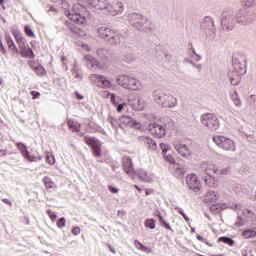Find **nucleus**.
<instances>
[{
	"label": "nucleus",
	"mask_w": 256,
	"mask_h": 256,
	"mask_svg": "<svg viewBox=\"0 0 256 256\" xmlns=\"http://www.w3.org/2000/svg\"><path fill=\"white\" fill-rule=\"evenodd\" d=\"M256 21V9H244L239 10L235 14V10L233 8H224L221 12V27L223 31H233L235 29V25H242L246 27L247 25H251Z\"/></svg>",
	"instance_id": "f257e3e1"
},
{
	"label": "nucleus",
	"mask_w": 256,
	"mask_h": 256,
	"mask_svg": "<svg viewBox=\"0 0 256 256\" xmlns=\"http://www.w3.org/2000/svg\"><path fill=\"white\" fill-rule=\"evenodd\" d=\"M233 69L229 70L228 78L234 87L241 85L243 75L247 73V60L245 57L234 55L232 57Z\"/></svg>",
	"instance_id": "f03ea898"
},
{
	"label": "nucleus",
	"mask_w": 256,
	"mask_h": 256,
	"mask_svg": "<svg viewBox=\"0 0 256 256\" xmlns=\"http://www.w3.org/2000/svg\"><path fill=\"white\" fill-rule=\"evenodd\" d=\"M128 21L130 25L137 29L138 31H143L144 33H151L155 30V26L149 19L139 13L128 14Z\"/></svg>",
	"instance_id": "7ed1b4c3"
},
{
	"label": "nucleus",
	"mask_w": 256,
	"mask_h": 256,
	"mask_svg": "<svg viewBox=\"0 0 256 256\" xmlns=\"http://www.w3.org/2000/svg\"><path fill=\"white\" fill-rule=\"evenodd\" d=\"M97 33L98 37L106 41L109 45H121V41H123V35L119 31L105 26L99 27Z\"/></svg>",
	"instance_id": "20e7f679"
},
{
	"label": "nucleus",
	"mask_w": 256,
	"mask_h": 256,
	"mask_svg": "<svg viewBox=\"0 0 256 256\" xmlns=\"http://www.w3.org/2000/svg\"><path fill=\"white\" fill-rule=\"evenodd\" d=\"M70 21L77 23L78 25H83L85 23V17L89 15L87 8L81 4H74L72 10L68 11L66 14Z\"/></svg>",
	"instance_id": "39448f33"
},
{
	"label": "nucleus",
	"mask_w": 256,
	"mask_h": 256,
	"mask_svg": "<svg viewBox=\"0 0 256 256\" xmlns=\"http://www.w3.org/2000/svg\"><path fill=\"white\" fill-rule=\"evenodd\" d=\"M200 28L205 34L206 39L211 40L215 39V22L211 16H205L200 23Z\"/></svg>",
	"instance_id": "423d86ee"
},
{
	"label": "nucleus",
	"mask_w": 256,
	"mask_h": 256,
	"mask_svg": "<svg viewBox=\"0 0 256 256\" xmlns=\"http://www.w3.org/2000/svg\"><path fill=\"white\" fill-rule=\"evenodd\" d=\"M103 11L115 17V15H121L125 11V6L119 0H105Z\"/></svg>",
	"instance_id": "0eeeda50"
},
{
	"label": "nucleus",
	"mask_w": 256,
	"mask_h": 256,
	"mask_svg": "<svg viewBox=\"0 0 256 256\" xmlns=\"http://www.w3.org/2000/svg\"><path fill=\"white\" fill-rule=\"evenodd\" d=\"M201 124L208 127L210 131H217L219 129V118L215 114L205 113L200 116Z\"/></svg>",
	"instance_id": "6e6552de"
},
{
	"label": "nucleus",
	"mask_w": 256,
	"mask_h": 256,
	"mask_svg": "<svg viewBox=\"0 0 256 256\" xmlns=\"http://www.w3.org/2000/svg\"><path fill=\"white\" fill-rule=\"evenodd\" d=\"M88 79L92 85L100 89H111L113 87L111 81L101 74H90Z\"/></svg>",
	"instance_id": "1a4fd4ad"
},
{
	"label": "nucleus",
	"mask_w": 256,
	"mask_h": 256,
	"mask_svg": "<svg viewBox=\"0 0 256 256\" xmlns=\"http://www.w3.org/2000/svg\"><path fill=\"white\" fill-rule=\"evenodd\" d=\"M213 141L217 147H220V149H223L224 151H235V142L225 136H213Z\"/></svg>",
	"instance_id": "9d476101"
},
{
	"label": "nucleus",
	"mask_w": 256,
	"mask_h": 256,
	"mask_svg": "<svg viewBox=\"0 0 256 256\" xmlns=\"http://www.w3.org/2000/svg\"><path fill=\"white\" fill-rule=\"evenodd\" d=\"M84 143H86V145H88V147H91L94 157H101V155H102L101 141H99L95 137L85 136Z\"/></svg>",
	"instance_id": "9b49d317"
},
{
	"label": "nucleus",
	"mask_w": 256,
	"mask_h": 256,
	"mask_svg": "<svg viewBox=\"0 0 256 256\" xmlns=\"http://www.w3.org/2000/svg\"><path fill=\"white\" fill-rule=\"evenodd\" d=\"M119 122L123 125H126V127H132L133 129H136V131H141V129H143L141 122L133 119L131 116H120Z\"/></svg>",
	"instance_id": "f8f14e48"
},
{
	"label": "nucleus",
	"mask_w": 256,
	"mask_h": 256,
	"mask_svg": "<svg viewBox=\"0 0 256 256\" xmlns=\"http://www.w3.org/2000/svg\"><path fill=\"white\" fill-rule=\"evenodd\" d=\"M148 129L151 135L157 137L158 139H162V137H165V135H167L163 124L151 123L148 125Z\"/></svg>",
	"instance_id": "ddd939ff"
},
{
	"label": "nucleus",
	"mask_w": 256,
	"mask_h": 256,
	"mask_svg": "<svg viewBox=\"0 0 256 256\" xmlns=\"http://www.w3.org/2000/svg\"><path fill=\"white\" fill-rule=\"evenodd\" d=\"M186 184L194 193L201 191V182H199V178L195 174H190L186 177Z\"/></svg>",
	"instance_id": "4468645a"
},
{
	"label": "nucleus",
	"mask_w": 256,
	"mask_h": 256,
	"mask_svg": "<svg viewBox=\"0 0 256 256\" xmlns=\"http://www.w3.org/2000/svg\"><path fill=\"white\" fill-rule=\"evenodd\" d=\"M201 169L203 173H205V175H208V177L204 178L206 185L207 183H209V181H215V178H213V175H217V173H219V169L214 168L213 166H209L205 163H202Z\"/></svg>",
	"instance_id": "2eb2a0df"
},
{
	"label": "nucleus",
	"mask_w": 256,
	"mask_h": 256,
	"mask_svg": "<svg viewBox=\"0 0 256 256\" xmlns=\"http://www.w3.org/2000/svg\"><path fill=\"white\" fill-rule=\"evenodd\" d=\"M18 47L20 49V55L24 59H35V52H33V49L31 47H27L25 45V42H22L18 44Z\"/></svg>",
	"instance_id": "dca6fc26"
},
{
	"label": "nucleus",
	"mask_w": 256,
	"mask_h": 256,
	"mask_svg": "<svg viewBox=\"0 0 256 256\" xmlns=\"http://www.w3.org/2000/svg\"><path fill=\"white\" fill-rule=\"evenodd\" d=\"M169 94L161 91V90H155L153 92V97H154V101L158 104L161 105V107H163V105H165L166 103V99H169L168 97Z\"/></svg>",
	"instance_id": "f3484780"
},
{
	"label": "nucleus",
	"mask_w": 256,
	"mask_h": 256,
	"mask_svg": "<svg viewBox=\"0 0 256 256\" xmlns=\"http://www.w3.org/2000/svg\"><path fill=\"white\" fill-rule=\"evenodd\" d=\"M174 149L181 157H185L186 159L187 157H191V150H189L186 144H175Z\"/></svg>",
	"instance_id": "a211bd4d"
},
{
	"label": "nucleus",
	"mask_w": 256,
	"mask_h": 256,
	"mask_svg": "<svg viewBox=\"0 0 256 256\" xmlns=\"http://www.w3.org/2000/svg\"><path fill=\"white\" fill-rule=\"evenodd\" d=\"M107 96L106 97H110V101L112 103V105H114V107H116V111L118 113H121V111H123V109L125 108V105L123 104H119V97H117V95H115V93H111V92H106Z\"/></svg>",
	"instance_id": "6ab92c4d"
},
{
	"label": "nucleus",
	"mask_w": 256,
	"mask_h": 256,
	"mask_svg": "<svg viewBox=\"0 0 256 256\" xmlns=\"http://www.w3.org/2000/svg\"><path fill=\"white\" fill-rule=\"evenodd\" d=\"M85 67L90 69L91 71H97L99 69V61L95 59L93 56H85Z\"/></svg>",
	"instance_id": "aec40b11"
},
{
	"label": "nucleus",
	"mask_w": 256,
	"mask_h": 256,
	"mask_svg": "<svg viewBox=\"0 0 256 256\" xmlns=\"http://www.w3.org/2000/svg\"><path fill=\"white\" fill-rule=\"evenodd\" d=\"M122 167L127 175H130V173H133V171H135V168L133 167V160H131L130 157L122 158Z\"/></svg>",
	"instance_id": "412c9836"
},
{
	"label": "nucleus",
	"mask_w": 256,
	"mask_h": 256,
	"mask_svg": "<svg viewBox=\"0 0 256 256\" xmlns=\"http://www.w3.org/2000/svg\"><path fill=\"white\" fill-rule=\"evenodd\" d=\"M140 141L145 143V145H148V149H150V151H157V142H155L151 137L141 136Z\"/></svg>",
	"instance_id": "4be33fe9"
},
{
	"label": "nucleus",
	"mask_w": 256,
	"mask_h": 256,
	"mask_svg": "<svg viewBox=\"0 0 256 256\" xmlns=\"http://www.w3.org/2000/svg\"><path fill=\"white\" fill-rule=\"evenodd\" d=\"M136 175L140 181H143L144 183H151L152 179L151 176H149V172L144 169H138L136 171Z\"/></svg>",
	"instance_id": "5701e85b"
},
{
	"label": "nucleus",
	"mask_w": 256,
	"mask_h": 256,
	"mask_svg": "<svg viewBox=\"0 0 256 256\" xmlns=\"http://www.w3.org/2000/svg\"><path fill=\"white\" fill-rule=\"evenodd\" d=\"M5 39H6L8 49L12 51V53H19V49H17V45H15V41H13V38H11V34L6 33Z\"/></svg>",
	"instance_id": "b1692460"
},
{
	"label": "nucleus",
	"mask_w": 256,
	"mask_h": 256,
	"mask_svg": "<svg viewBox=\"0 0 256 256\" xmlns=\"http://www.w3.org/2000/svg\"><path fill=\"white\" fill-rule=\"evenodd\" d=\"M87 3L97 11H103V7H105V0H87Z\"/></svg>",
	"instance_id": "393cba45"
},
{
	"label": "nucleus",
	"mask_w": 256,
	"mask_h": 256,
	"mask_svg": "<svg viewBox=\"0 0 256 256\" xmlns=\"http://www.w3.org/2000/svg\"><path fill=\"white\" fill-rule=\"evenodd\" d=\"M72 75L76 81H83V70H81V67L79 65L74 64L72 68Z\"/></svg>",
	"instance_id": "a878e982"
},
{
	"label": "nucleus",
	"mask_w": 256,
	"mask_h": 256,
	"mask_svg": "<svg viewBox=\"0 0 256 256\" xmlns=\"http://www.w3.org/2000/svg\"><path fill=\"white\" fill-rule=\"evenodd\" d=\"M96 55H97V57H99V59H102L103 61H105V59H107L109 57V55H111V49L98 48L96 50Z\"/></svg>",
	"instance_id": "bb28decb"
},
{
	"label": "nucleus",
	"mask_w": 256,
	"mask_h": 256,
	"mask_svg": "<svg viewBox=\"0 0 256 256\" xmlns=\"http://www.w3.org/2000/svg\"><path fill=\"white\" fill-rule=\"evenodd\" d=\"M166 98V102L162 107H165L167 109H173V107H177V98L175 96L168 94Z\"/></svg>",
	"instance_id": "cd10ccee"
},
{
	"label": "nucleus",
	"mask_w": 256,
	"mask_h": 256,
	"mask_svg": "<svg viewBox=\"0 0 256 256\" xmlns=\"http://www.w3.org/2000/svg\"><path fill=\"white\" fill-rule=\"evenodd\" d=\"M130 76L125 74H120L116 77V81L118 85L123 87V89L127 88V84L129 83Z\"/></svg>",
	"instance_id": "c85d7f7f"
},
{
	"label": "nucleus",
	"mask_w": 256,
	"mask_h": 256,
	"mask_svg": "<svg viewBox=\"0 0 256 256\" xmlns=\"http://www.w3.org/2000/svg\"><path fill=\"white\" fill-rule=\"evenodd\" d=\"M241 236L244 239H255L256 238V227H252V228H247L245 229Z\"/></svg>",
	"instance_id": "c756f323"
},
{
	"label": "nucleus",
	"mask_w": 256,
	"mask_h": 256,
	"mask_svg": "<svg viewBox=\"0 0 256 256\" xmlns=\"http://www.w3.org/2000/svg\"><path fill=\"white\" fill-rule=\"evenodd\" d=\"M11 33L13 35V37L15 38L16 43H18V45H21V43L23 42V34L21 33V31L15 27L11 28Z\"/></svg>",
	"instance_id": "7c9ffc66"
},
{
	"label": "nucleus",
	"mask_w": 256,
	"mask_h": 256,
	"mask_svg": "<svg viewBox=\"0 0 256 256\" xmlns=\"http://www.w3.org/2000/svg\"><path fill=\"white\" fill-rule=\"evenodd\" d=\"M164 127V130L167 131H173L175 129V122L170 117H166L164 119V124H162Z\"/></svg>",
	"instance_id": "2f4dec72"
},
{
	"label": "nucleus",
	"mask_w": 256,
	"mask_h": 256,
	"mask_svg": "<svg viewBox=\"0 0 256 256\" xmlns=\"http://www.w3.org/2000/svg\"><path fill=\"white\" fill-rule=\"evenodd\" d=\"M206 201H209L210 203H216L219 200V193L215 191H209L206 194Z\"/></svg>",
	"instance_id": "473e14b6"
},
{
	"label": "nucleus",
	"mask_w": 256,
	"mask_h": 256,
	"mask_svg": "<svg viewBox=\"0 0 256 256\" xmlns=\"http://www.w3.org/2000/svg\"><path fill=\"white\" fill-rule=\"evenodd\" d=\"M217 241L218 243H225V245H229V247H233L235 245V240L228 236H221Z\"/></svg>",
	"instance_id": "72a5a7b5"
},
{
	"label": "nucleus",
	"mask_w": 256,
	"mask_h": 256,
	"mask_svg": "<svg viewBox=\"0 0 256 256\" xmlns=\"http://www.w3.org/2000/svg\"><path fill=\"white\" fill-rule=\"evenodd\" d=\"M67 125L69 129H72V131H74V133H79V131H81V124L75 123V121H73L72 119L67 120Z\"/></svg>",
	"instance_id": "f704fd0d"
},
{
	"label": "nucleus",
	"mask_w": 256,
	"mask_h": 256,
	"mask_svg": "<svg viewBox=\"0 0 256 256\" xmlns=\"http://www.w3.org/2000/svg\"><path fill=\"white\" fill-rule=\"evenodd\" d=\"M128 87H129V91H141V89H143V85L141 84V81L137 79L132 80V85Z\"/></svg>",
	"instance_id": "c9c22d12"
},
{
	"label": "nucleus",
	"mask_w": 256,
	"mask_h": 256,
	"mask_svg": "<svg viewBox=\"0 0 256 256\" xmlns=\"http://www.w3.org/2000/svg\"><path fill=\"white\" fill-rule=\"evenodd\" d=\"M16 147L19 149L20 153L24 157L25 155H28L29 150L27 149V145L23 142H17Z\"/></svg>",
	"instance_id": "e433bc0d"
},
{
	"label": "nucleus",
	"mask_w": 256,
	"mask_h": 256,
	"mask_svg": "<svg viewBox=\"0 0 256 256\" xmlns=\"http://www.w3.org/2000/svg\"><path fill=\"white\" fill-rule=\"evenodd\" d=\"M24 159H26V161H29L30 163H37V161H41L43 159L42 156H33L31 155L29 152L28 154H25Z\"/></svg>",
	"instance_id": "4c0bfd02"
},
{
	"label": "nucleus",
	"mask_w": 256,
	"mask_h": 256,
	"mask_svg": "<svg viewBox=\"0 0 256 256\" xmlns=\"http://www.w3.org/2000/svg\"><path fill=\"white\" fill-rule=\"evenodd\" d=\"M248 107L250 111H256V95H251L248 99Z\"/></svg>",
	"instance_id": "58836bf2"
},
{
	"label": "nucleus",
	"mask_w": 256,
	"mask_h": 256,
	"mask_svg": "<svg viewBox=\"0 0 256 256\" xmlns=\"http://www.w3.org/2000/svg\"><path fill=\"white\" fill-rule=\"evenodd\" d=\"M134 245H136L137 249H140V251H144V253H151V248L143 245L139 240H135Z\"/></svg>",
	"instance_id": "ea45409f"
},
{
	"label": "nucleus",
	"mask_w": 256,
	"mask_h": 256,
	"mask_svg": "<svg viewBox=\"0 0 256 256\" xmlns=\"http://www.w3.org/2000/svg\"><path fill=\"white\" fill-rule=\"evenodd\" d=\"M108 121L110 125L113 127V129L116 131V133L119 131V127L121 129L122 126L120 125L119 121H117V119L113 117H109Z\"/></svg>",
	"instance_id": "a19ab883"
},
{
	"label": "nucleus",
	"mask_w": 256,
	"mask_h": 256,
	"mask_svg": "<svg viewBox=\"0 0 256 256\" xmlns=\"http://www.w3.org/2000/svg\"><path fill=\"white\" fill-rule=\"evenodd\" d=\"M247 141H249V143H255L256 141V132L254 131H248L244 133Z\"/></svg>",
	"instance_id": "79ce46f5"
},
{
	"label": "nucleus",
	"mask_w": 256,
	"mask_h": 256,
	"mask_svg": "<svg viewBox=\"0 0 256 256\" xmlns=\"http://www.w3.org/2000/svg\"><path fill=\"white\" fill-rule=\"evenodd\" d=\"M231 99L236 107H241V98H239L237 91H234V93L231 94Z\"/></svg>",
	"instance_id": "37998d69"
},
{
	"label": "nucleus",
	"mask_w": 256,
	"mask_h": 256,
	"mask_svg": "<svg viewBox=\"0 0 256 256\" xmlns=\"http://www.w3.org/2000/svg\"><path fill=\"white\" fill-rule=\"evenodd\" d=\"M34 73H36L38 77H45V75H47V70H45V67H43V65L38 64Z\"/></svg>",
	"instance_id": "c03bdc74"
},
{
	"label": "nucleus",
	"mask_w": 256,
	"mask_h": 256,
	"mask_svg": "<svg viewBox=\"0 0 256 256\" xmlns=\"http://www.w3.org/2000/svg\"><path fill=\"white\" fill-rule=\"evenodd\" d=\"M242 5L247 7L246 9H255L256 0H242Z\"/></svg>",
	"instance_id": "a18cd8bd"
},
{
	"label": "nucleus",
	"mask_w": 256,
	"mask_h": 256,
	"mask_svg": "<svg viewBox=\"0 0 256 256\" xmlns=\"http://www.w3.org/2000/svg\"><path fill=\"white\" fill-rule=\"evenodd\" d=\"M157 221L153 218H148L145 220L144 225L147 229H155V224Z\"/></svg>",
	"instance_id": "49530a36"
},
{
	"label": "nucleus",
	"mask_w": 256,
	"mask_h": 256,
	"mask_svg": "<svg viewBox=\"0 0 256 256\" xmlns=\"http://www.w3.org/2000/svg\"><path fill=\"white\" fill-rule=\"evenodd\" d=\"M43 183L46 187V189H53V187H55V183L53 182V180H51V178L45 176L43 178Z\"/></svg>",
	"instance_id": "de8ad7c7"
},
{
	"label": "nucleus",
	"mask_w": 256,
	"mask_h": 256,
	"mask_svg": "<svg viewBox=\"0 0 256 256\" xmlns=\"http://www.w3.org/2000/svg\"><path fill=\"white\" fill-rule=\"evenodd\" d=\"M174 209L176 211H178L179 215H181L183 217V219H184V221H186V223H189L190 218H189V216H187V214H185V212L183 211V208L176 206Z\"/></svg>",
	"instance_id": "09e8293b"
},
{
	"label": "nucleus",
	"mask_w": 256,
	"mask_h": 256,
	"mask_svg": "<svg viewBox=\"0 0 256 256\" xmlns=\"http://www.w3.org/2000/svg\"><path fill=\"white\" fill-rule=\"evenodd\" d=\"M210 209L214 213H219V211H223L225 209V204H214Z\"/></svg>",
	"instance_id": "8fccbe9b"
},
{
	"label": "nucleus",
	"mask_w": 256,
	"mask_h": 256,
	"mask_svg": "<svg viewBox=\"0 0 256 256\" xmlns=\"http://www.w3.org/2000/svg\"><path fill=\"white\" fill-rule=\"evenodd\" d=\"M24 32L27 35V37L35 38V32L33 31L32 28H30L29 25L24 26Z\"/></svg>",
	"instance_id": "3c124183"
},
{
	"label": "nucleus",
	"mask_w": 256,
	"mask_h": 256,
	"mask_svg": "<svg viewBox=\"0 0 256 256\" xmlns=\"http://www.w3.org/2000/svg\"><path fill=\"white\" fill-rule=\"evenodd\" d=\"M45 161L48 165H55V156L51 153L46 154Z\"/></svg>",
	"instance_id": "603ef678"
},
{
	"label": "nucleus",
	"mask_w": 256,
	"mask_h": 256,
	"mask_svg": "<svg viewBox=\"0 0 256 256\" xmlns=\"http://www.w3.org/2000/svg\"><path fill=\"white\" fill-rule=\"evenodd\" d=\"M66 223H67V220L65 219V217H61L58 219L56 225H57L58 229H63L65 227Z\"/></svg>",
	"instance_id": "864d4df0"
},
{
	"label": "nucleus",
	"mask_w": 256,
	"mask_h": 256,
	"mask_svg": "<svg viewBox=\"0 0 256 256\" xmlns=\"http://www.w3.org/2000/svg\"><path fill=\"white\" fill-rule=\"evenodd\" d=\"M174 173H175V175H176L177 177H181V176L185 175L186 170H185V168L178 166V167L176 168V170H174Z\"/></svg>",
	"instance_id": "5fc2aeb1"
},
{
	"label": "nucleus",
	"mask_w": 256,
	"mask_h": 256,
	"mask_svg": "<svg viewBox=\"0 0 256 256\" xmlns=\"http://www.w3.org/2000/svg\"><path fill=\"white\" fill-rule=\"evenodd\" d=\"M165 161H167V163H170V165H173L175 163V158H173V155L171 154H164L163 155Z\"/></svg>",
	"instance_id": "6e6d98bb"
},
{
	"label": "nucleus",
	"mask_w": 256,
	"mask_h": 256,
	"mask_svg": "<svg viewBox=\"0 0 256 256\" xmlns=\"http://www.w3.org/2000/svg\"><path fill=\"white\" fill-rule=\"evenodd\" d=\"M236 227H243L245 225V220L241 216H237L236 222L234 224Z\"/></svg>",
	"instance_id": "4d7b16f0"
},
{
	"label": "nucleus",
	"mask_w": 256,
	"mask_h": 256,
	"mask_svg": "<svg viewBox=\"0 0 256 256\" xmlns=\"http://www.w3.org/2000/svg\"><path fill=\"white\" fill-rule=\"evenodd\" d=\"M159 223H160V225H162L164 227V229H168V231H173L169 222H167L163 218H162V220H159Z\"/></svg>",
	"instance_id": "13d9d810"
},
{
	"label": "nucleus",
	"mask_w": 256,
	"mask_h": 256,
	"mask_svg": "<svg viewBox=\"0 0 256 256\" xmlns=\"http://www.w3.org/2000/svg\"><path fill=\"white\" fill-rule=\"evenodd\" d=\"M160 149L162 150L163 155H166L167 153H169V145L165 143H160Z\"/></svg>",
	"instance_id": "bf43d9fd"
},
{
	"label": "nucleus",
	"mask_w": 256,
	"mask_h": 256,
	"mask_svg": "<svg viewBox=\"0 0 256 256\" xmlns=\"http://www.w3.org/2000/svg\"><path fill=\"white\" fill-rule=\"evenodd\" d=\"M46 213L48 217L51 219V221H55V219H57V214H55V212L48 209Z\"/></svg>",
	"instance_id": "052dcab7"
},
{
	"label": "nucleus",
	"mask_w": 256,
	"mask_h": 256,
	"mask_svg": "<svg viewBox=\"0 0 256 256\" xmlns=\"http://www.w3.org/2000/svg\"><path fill=\"white\" fill-rule=\"evenodd\" d=\"M27 64L30 67V69H32V71L35 72L37 70V66L35 64V60H28Z\"/></svg>",
	"instance_id": "680f3d73"
},
{
	"label": "nucleus",
	"mask_w": 256,
	"mask_h": 256,
	"mask_svg": "<svg viewBox=\"0 0 256 256\" xmlns=\"http://www.w3.org/2000/svg\"><path fill=\"white\" fill-rule=\"evenodd\" d=\"M30 95H31L32 99H39V97H41V92L32 90L30 92Z\"/></svg>",
	"instance_id": "e2e57ef3"
},
{
	"label": "nucleus",
	"mask_w": 256,
	"mask_h": 256,
	"mask_svg": "<svg viewBox=\"0 0 256 256\" xmlns=\"http://www.w3.org/2000/svg\"><path fill=\"white\" fill-rule=\"evenodd\" d=\"M230 169V167L223 168L218 171L217 175H228Z\"/></svg>",
	"instance_id": "0e129e2a"
},
{
	"label": "nucleus",
	"mask_w": 256,
	"mask_h": 256,
	"mask_svg": "<svg viewBox=\"0 0 256 256\" xmlns=\"http://www.w3.org/2000/svg\"><path fill=\"white\" fill-rule=\"evenodd\" d=\"M108 190L110 191V193H119V188H117L113 185H109Z\"/></svg>",
	"instance_id": "69168bd1"
},
{
	"label": "nucleus",
	"mask_w": 256,
	"mask_h": 256,
	"mask_svg": "<svg viewBox=\"0 0 256 256\" xmlns=\"http://www.w3.org/2000/svg\"><path fill=\"white\" fill-rule=\"evenodd\" d=\"M74 97H75V99H77V101H83V99H84V97L78 91L74 92Z\"/></svg>",
	"instance_id": "338daca9"
},
{
	"label": "nucleus",
	"mask_w": 256,
	"mask_h": 256,
	"mask_svg": "<svg viewBox=\"0 0 256 256\" xmlns=\"http://www.w3.org/2000/svg\"><path fill=\"white\" fill-rule=\"evenodd\" d=\"M79 233H81V228H79V226H75L72 228L73 235H79Z\"/></svg>",
	"instance_id": "774afa93"
}]
</instances>
